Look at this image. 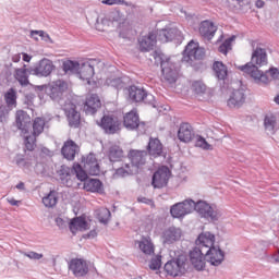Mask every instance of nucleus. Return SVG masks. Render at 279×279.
<instances>
[{
  "label": "nucleus",
  "mask_w": 279,
  "mask_h": 279,
  "mask_svg": "<svg viewBox=\"0 0 279 279\" xmlns=\"http://www.w3.org/2000/svg\"><path fill=\"white\" fill-rule=\"evenodd\" d=\"M22 60L24 62H32V56H29L27 52L22 53Z\"/></svg>",
  "instance_id": "60"
},
{
  "label": "nucleus",
  "mask_w": 279,
  "mask_h": 279,
  "mask_svg": "<svg viewBox=\"0 0 279 279\" xmlns=\"http://www.w3.org/2000/svg\"><path fill=\"white\" fill-rule=\"evenodd\" d=\"M56 225L61 230H64V228H66V221L64 219L60 218V217L56 218Z\"/></svg>",
  "instance_id": "55"
},
{
  "label": "nucleus",
  "mask_w": 279,
  "mask_h": 279,
  "mask_svg": "<svg viewBox=\"0 0 279 279\" xmlns=\"http://www.w3.org/2000/svg\"><path fill=\"white\" fill-rule=\"evenodd\" d=\"M123 125L129 132H134L138 128H145V122H141V117L138 112L131 110L123 116Z\"/></svg>",
  "instance_id": "15"
},
{
  "label": "nucleus",
  "mask_w": 279,
  "mask_h": 279,
  "mask_svg": "<svg viewBox=\"0 0 279 279\" xmlns=\"http://www.w3.org/2000/svg\"><path fill=\"white\" fill-rule=\"evenodd\" d=\"M265 64H267V50L257 47L252 53L251 62L239 66V70L250 75L256 84H269V76L258 70V66H265Z\"/></svg>",
  "instance_id": "3"
},
{
  "label": "nucleus",
  "mask_w": 279,
  "mask_h": 279,
  "mask_svg": "<svg viewBox=\"0 0 279 279\" xmlns=\"http://www.w3.org/2000/svg\"><path fill=\"white\" fill-rule=\"evenodd\" d=\"M245 104V89L239 88L233 89L230 95V98L227 100L229 108H241Z\"/></svg>",
  "instance_id": "21"
},
{
  "label": "nucleus",
  "mask_w": 279,
  "mask_h": 279,
  "mask_svg": "<svg viewBox=\"0 0 279 279\" xmlns=\"http://www.w3.org/2000/svg\"><path fill=\"white\" fill-rule=\"evenodd\" d=\"M15 189H17L19 191H25V183L24 182L17 183Z\"/></svg>",
  "instance_id": "64"
},
{
  "label": "nucleus",
  "mask_w": 279,
  "mask_h": 279,
  "mask_svg": "<svg viewBox=\"0 0 279 279\" xmlns=\"http://www.w3.org/2000/svg\"><path fill=\"white\" fill-rule=\"evenodd\" d=\"M69 271H72L74 278H86L90 269L88 268V262L84 258H72L69 264Z\"/></svg>",
  "instance_id": "14"
},
{
  "label": "nucleus",
  "mask_w": 279,
  "mask_h": 279,
  "mask_svg": "<svg viewBox=\"0 0 279 279\" xmlns=\"http://www.w3.org/2000/svg\"><path fill=\"white\" fill-rule=\"evenodd\" d=\"M71 173H73V169L66 165H61L60 168L57 170V175L61 181V184H65L69 186L71 183Z\"/></svg>",
  "instance_id": "29"
},
{
  "label": "nucleus",
  "mask_w": 279,
  "mask_h": 279,
  "mask_svg": "<svg viewBox=\"0 0 279 279\" xmlns=\"http://www.w3.org/2000/svg\"><path fill=\"white\" fill-rule=\"evenodd\" d=\"M84 191L87 193H98V195H104L106 189L104 187V182L99 179L89 178V180L83 184Z\"/></svg>",
  "instance_id": "24"
},
{
  "label": "nucleus",
  "mask_w": 279,
  "mask_h": 279,
  "mask_svg": "<svg viewBox=\"0 0 279 279\" xmlns=\"http://www.w3.org/2000/svg\"><path fill=\"white\" fill-rule=\"evenodd\" d=\"M198 243H205V258L211 267H219L226 260V252L221 246L215 244V234L210 231L202 232L198 235Z\"/></svg>",
  "instance_id": "4"
},
{
  "label": "nucleus",
  "mask_w": 279,
  "mask_h": 279,
  "mask_svg": "<svg viewBox=\"0 0 279 279\" xmlns=\"http://www.w3.org/2000/svg\"><path fill=\"white\" fill-rule=\"evenodd\" d=\"M82 162L84 163V169L87 171L88 175H101V167L97 162V157L94 153H89L86 157H82Z\"/></svg>",
  "instance_id": "16"
},
{
  "label": "nucleus",
  "mask_w": 279,
  "mask_h": 279,
  "mask_svg": "<svg viewBox=\"0 0 279 279\" xmlns=\"http://www.w3.org/2000/svg\"><path fill=\"white\" fill-rule=\"evenodd\" d=\"M169 178H171L169 166H161L153 173L151 186L155 189H165L169 184Z\"/></svg>",
  "instance_id": "11"
},
{
  "label": "nucleus",
  "mask_w": 279,
  "mask_h": 279,
  "mask_svg": "<svg viewBox=\"0 0 279 279\" xmlns=\"http://www.w3.org/2000/svg\"><path fill=\"white\" fill-rule=\"evenodd\" d=\"M138 247L143 252V254H147L148 256H151V254H154L153 243L141 241Z\"/></svg>",
  "instance_id": "47"
},
{
  "label": "nucleus",
  "mask_w": 279,
  "mask_h": 279,
  "mask_svg": "<svg viewBox=\"0 0 279 279\" xmlns=\"http://www.w3.org/2000/svg\"><path fill=\"white\" fill-rule=\"evenodd\" d=\"M147 151L131 149L128 154L131 169L138 175L143 170V166L147 165Z\"/></svg>",
  "instance_id": "10"
},
{
  "label": "nucleus",
  "mask_w": 279,
  "mask_h": 279,
  "mask_svg": "<svg viewBox=\"0 0 279 279\" xmlns=\"http://www.w3.org/2000/svg\"><path fill=\"white\" fill-rule=\"evenodd\" d=\"M142 101L144 104H148V106H153V108H156V97L153 94L147 93V90H145V96Z\"/></svg>",
  "instance_id": "52"
},
{
  "label": "nucleus",
  "mask_w": 279,
  "mask_h": 279,
  "mask_svg": "<svg viewBox=\"0 0 279 279\" xmlns=\"http://www.w3.org/2000/svg\"><path fill=\"white\" fill-rule=\"evenodd\" d=\"M24 256L29 258L31 260H40L45 255L43 253H36L34 251L24 252Z\"/></svg>",
  "instance_id": "53"
},
{
  "label": "nucleus",
  "mask_w": 279,
  "mask_h": 279,
  "mask_svg": "<svg viewBox=\"0 0 279 279\" xmlns=\"http://www.w3.org/2000/svg\"><path fill=\"white\" fill-rule=\"evenodd\" d=\"M97 236V230H90L88 233L83 235V239H95Z\"/></svg>",
  "instance_id": "58"
},
{
  "label": "nucleus",
  "mask_w": 279,
  "mask_h": 279,
  "mask_svg": "<svg viewBox=\"0 0 279 279\" xmlns=\"http://www.w3.org/2000/svg\"><path fill=\"white\" fill-rule=\"evenodd\" d=\"M80 65V61L66 60L63 61L62 69L64 73H78Z\"/></svg>",
  "instance_id": "38"
},
{
  "label": "nucleus",
  "mask_w": 279,
  "mask_h": 279,
  "mask_svg": "<svg viewBox=\"0 0 279 279\" xmlns=\"http://www.w3.org/2000/svg\"><path fill=\"white\" fill-rule=\"evenodd\" d=\"M193 208L202 219L219 221V218L221 217V210H219L217 206H213L205 201L195 203V201L191 198L172 205L170 207V215L173 219H181V217H186V215L191 214Z\"/></svg>",
  "instance_id": "1"
},
{
  "label": "nucleus",
  "mask_w": 279,
  "mask_h": 279,
  "mask_svg": "<svg viewBox=\"0 0 279 279\" xmlns=\"http://www.w3.org/2000/svg\"><path fill=\"white\" fill-rule=\"evenodd\" d=\"M204 56H206V51L204 50V48H199L198 46L196 47L194 52L191 54V59H189V62L193 60H204Z\"/></svg>",
  "instance_id": "50"
},
{
  "label": "nucleus",
  "mask_w": 279,
  "mask_h": 279,
  "mask_svg": "<svg viewBox=\"0 0 279 279\" xmlns=\"http://www.w3.org/2000/svg\"><path fill=\"white\" fill-rule=\"evenodd\" d=\"M83 108L85 114H97V110L101 108V99L97 94H92L86 98Z\"/></svg>",
  "instance_id": "20"
},
{
  "label": "nucleus",
  "mask_w": 279,
  "mask_h": 279,
  "mask_svg": "<svg viewBox=\"0 0 279 279\" xmlns=\"http://www.w3.org/2000/svg\"><path fill=\"white\" fill-rule=\"evenodd\" d=\"M16 89H14L13 87L9 88L8 92L4 94V101H5V107L14 110V108H16L17 104H16Z\"/></svg>",
  "instance_id": "34"
},
{
  "label": "nucleus",
  "mask_w": 279,
  "mask_h": 279,
  "mask_svg": "<svg viewBox=\"0 0 279 279\" xmlns=\"http://www.w3.org/2000/svg\"><path fill=\"white\" fill-rule=\"evenodd\" d=\"M163 245H173L182 239V229L174 226L169 227L162 232Z\"/></svg>",
  "instance_id": "18"
},
{
  "label": "nucleus",
  "mask_w": 279,
  "mask_h": 279,
  "mask_svg": "<svg viewBox=\"0 0 279 279\" xmlns=\"http://www.w3.org/2000/svg\"><path fill=\"white\" fill-rule=\"evenodd\" d=\"M236 39V36L232 35L231 37L225 39V41L218 47L219 53H223V56H228L230 49H232V43Z\"/></svg>",
  "instance_id": "39"
},
{
  "label": "nucleus",
  "mask_w": 279,
  "mask_h": 279,
  "mask_svg": "<svg viewBox=\"0 0 279 279\" xmlns=\"http://www.w3.org/2000/svg\"><path fill=\"white\" fill-rule=\"evenodd\" d=\"M43 204L46 208H53L58 204V192L56 190L50 191L44 198Z\"/></svg>",
  "instance_id": "36"
},
{
  "label": "nucleus",
  "mask_w": 279,
  "mask_h": 279,
  "mask_svg": "<svg viewBox=\"0 0 279 279\" xmlns=\"http://www.w3.org/2000/svg\"><path fill=\"white\" fill-rule=\"evenodd\" d=\"M77 75L84 82H90L92 77H95V68L90 64V62H83L80 65Z\"/></svg>",
  "instance_id": "28"
},
{
  "label": "nucleus",
  "mask_w": 279,
  "mask_h": 279,
  "mask_svg": "<svg viewBox=\"0 0 279 279\" xmlns=\"http://www.w3.org/2000/svg\"><path fill=\"white\" fill-rule=\"evenodd\" d=\"M26 64L23 65V68L15 69L14 77L22 86H29V76L27 72L25 71Z\"/></svg>",
  "instance_id": "33"
},
{
  "label": "nucleus",
  "mask_w": 279,
  "mask_h": 279,
  "mask_svg": "<svg viewBox=\"0 0 279 279\" xmlns=\"http://www.w3.org/2000/svg\"><path fill=\"white\" fill-rule=\"evenodd\" d=\"M121 125H123V122L116 114H104L100 121H97V126L109 135L119 134Z\"/></svg>",
  "instance_id": "9"
},
{
  "label": "nucleus",
  "mask_w": 279,
  "mask_h": 279,
  "mask_svg": "<svg viewBox=\"0 0 279 279\" xmlns=\"http://www.w3.org/2000/svg\"><path fill=\"white\" fill-rule=\"evenodd\" d=\"M199 236L195 240V245L193 250L189 252L191 265L196 271H204L206 269V243H199Z\"/></svg>",
  "instance_id": "8"
},
{
  "label": "nucleus",
  "mask_w": 279,
  "mask_h": 279,
  "mask_svg": "<svg viewBox=\"0 0 279 279\" xmlns=\"http://www.w3.org/2000/svg\"><path fill=\"white\" fill-rule=\"evenodd\" d=\"M155 62L156 64H160L161 73L168 84H175L178 82V73L180 71L178 63L172 62L171 58L165 56L162 52H155Z\"/></svg>",
  "instance_id": "6"
},
{
  "label": "nucleus",
  "mask_w": 279,
  "mask_h": 279,
  "mask_svg": "<svg viewBox=\"0 0 279 279\" xmlns=\"http://www.w3.org/2000/svg\"><path fill=\"white\" fill-rule=\"evenodd\" d=\"M189 266V255L184 252L175 253L174 257L168 260L163 269L168 276H172L173 278L182 277L186 274Z\"/></svg>",
  "instance_id": "7"
},
{
  "label": "nucleus",
  "mask_w": 279,
  "mask_h": 279,
  "mask_svg": "<svg viewBox=\"0 0 279 279\" xmlns=\"http://www.w3.org/2000/svg\"><path fill=\"white\" fill-rule=\"evenodd\" d=\"M270 76L272 80H279V69L278 68H270L269 69Z\"/></svg>",
  "instance_id": "56"
},
{
  "label": "nucleus",
  "mask_w": 279,
  "mask_h": 279,
  "mask_svg": "<svg viewBox=\"0 0 279 279\" xmlns=\"http://www.w3.org/2000/svg\"><path fill=\"white\" fill-rule=\"evenodd\" d=\"M195 147H199V149H204L205 151H213V145L208 144V141L204 138L202 135H197Z\"/></svg>",
  "instance_id": "41"
},
{
  "label": "nucleus",
  "mask_w": 279,
  "mask_h": 279,
  "mask_svg": "<svg viewBox=\"0 0 279 279\" xmlns=\"http://www.w3.org/2000/svg\"><path fill=\"white\" fill-rule=\"evenodd\" d=\"M66 90H69V83L64 80L53 81L48 86V94L52 101H62Z\"/></svg>",
  "instance_id": "12"
},
{
  "label": "nucleus",
  "mask_w": 279,
  "mask_h": 279,
  "mask_svg": "<svg viewBox=\"0 0 279 279\" xmlns=\"http://www.w3.org/2000/svg\"><path fill=\"white\" fill-rule=\"evenodd\" d=\"M63 112L68 119L70 128L77 129L82 125V114L77 111V105L71 101L63 106Z\"/></svg>",
  "instance_id": "13"
},
{
  "label": "nucleus",
  "mask_w": 279,
  "mask_h": 279,
  "mask_svg": "<svg viewBox=\"0 0 279 279\" xmlns=\"http://www.w3.org/2000/svg\"><path fill=\"white\" fill-rule=\"evenodd\" d=\"M110 162H121L123 160V148L119 145H112L107 153Z\"/></svg>",
  "instance_id": "30"
},
{
  "label": "nucleus",
  "mask_w": 279,
  "mask_h": 279,
  "mask_svg": "<svg viewBox=\"0 0 279 279\" xmlns=\"http://www.w3.org/2000/svg\"><path fill=\"white\" fill-rule=\"evenodd\" d=\"M126 95L134 104H141L145 99V88L138 87L136 85H130L126 87Z\"/></svg>",
  "instance_id": "26"
},
{
  "label": "nucleus",
  "mask_w": 279,
  "mask_h": 279,
  "mask_svg": "<svg viewBox=\"0 0 279 279\" xmlns=\"http://www.w3.org/2000/svg\"><path fill=\"white\" fill-rule=\"evenodd\" d=\"M61 154L65 160H75V154H77V144L73 140L64 142Z\"/></svg>",
  "instance_id": "27"
},
{
  "label": "nucleus",
  "mask_w": 279,
  "mask_h": 279,
  "mask_svg": "<svg viewBox=\"0 0 279 279\" xmlns=\"http://www.w3.org/2000/svg\"><path fill=\"white\" fill-rule=\"evenodd\" d=\"M173 40H182V32L177 27H166L157 31H151L147 35L138 39L140 51L147 53L154 51L157 43H171Z\"/></svg>",
  "instance_id": "2"
},
{
  "label": "nucleus",
  "mask_w": 279,
  "mask_h": 279,
  "mask_svg": "<svg viewBox=\"0 0 279 279\" xmlns=\"http://www.w3.org/2000/svg\"><path fill=\"white\" fill-rule=\"evenodd\" d=\"M114 175L117 178H128L130 175H137L136 172L132 169L130 163H124V166L116 169Z\"/></svg>",
  "instance_id": "37"
},
{
  "label": "nucleus",
  "mask_w": 279,
  "mask_h": 279,
  "mask_svg": "<svg viewBox=\"0 0 279 279\" xmlns=\"http://www.w3.org/2000/svg\"><path fill=\"white\" fill-rule=\"evenodd\" d=\"M191 88L194 95H204L206 93V84L202 81H194Z\"/></svg>",
  "instance_id": "42"
},
{
  "label": "nucleus",
  "mask_w": 279,
  "mask_h": 279,
  "mask_svg": "<svg viewBox=\"0 0 279 279\" xmlns=\"http://www.w3.org/2000/svg\"><path fill=\"white\" fill-rule=\"evenodd\" d=\"M137 202H140L141 204H147L148 206L154 204V201L147 197H138Z\"/></svg>",
  "instance_id": "59"
},
{
  "label": "nucleus",
  "mask_w": 279,
  "mask_h": 279,
  "mask_svg": "<svg viewBox=\"0 0 279 279\" xmlns=\"http://www.w3.org/2000/svg\"><path fill=\"white\" fill-rule=\"evenodd\" d=\"M106 84L116 88V90H128V84L121 77H109L106 80Z\"/></svg>",
  "instance_id": "35"
},
{
  "label": "nucleus",
  "mask_w": 279,
  "mask_h": 279,
  "mask_svg": "<svg viewBox=\"0 0 279 279\" xmlns=\"http://www.w3.org/2000/svg\"><path fill=\"white\" fill-rule=\"evenodd\" d=\"M34 36L41 37V40H44L45 43H53V40H51V37L45 31H31V38H34V40H38V37Z\"/></svg>",
  "instance_id": "44"
},
{
  "label": "nucleus",
  "mask_w": 279,
  "mask_h": 279,
  "mask_svg": "<svg viewBox=\"0 0 279 279\" xmlns=\"http://www.w3.org/2000/svg\"><path fill=\"white\" fill-rule=\"evenodd\" d=\"M10 112H12V109L5 106H0V123L5 125L8 123V120L10 119Z\"/></svg>",
  "instance_id": "46"
},
{
  "label": "nucleus",
  "mask_w": 279,
  "mask_h": 279,
  "mask_svg": "<svg viewBox=\"0 0 279 279\" xmlns=\"http://www.w3.org/2000/svg\"><path fill=\"white\" fill-rule=\"evenodd\" d=\"M54 69L56 65L53 64V61L47 58L41 59L37 63L38 77H49Z\"/></svg>",
  "instance_id": "25"
},
{
  "label": "nucleus",
  "mask_w": 279,
  "mask_h": 279,
  "mask_svg": "<svg viewBox=\"0 0 279 279\" xmlns=\"http://www.w3.org/2000/svg\"><path fill=\"white\" fill-rule=\"evenodd\" d=\"M15 165H17V167H32V160L25 159L23 155H17L15 157Z\"/></svg>",
  "instance_id": "51"
},
{
  "label": "nucleus",
  "mask_w": 279,
  "mask_h": 279,
  "mask_svg": "<svg viewBox=\"0 0 279 279\" xmlns=\"http://www.w3.org/2000/svg\"><path fill=\"white\" fill-rule=\"evenodd\" d=\"M110 210L109 209H102L98 213V220L100 223H104L105 226H107L108 221H110Z\"/></svg>",
  "instance_id": "49"
},
{
  "label": "nucleus",
  "mask_w": 279,
  "mask_h": 279,
  "mask_svg": "<svg viewBox=\"0 0 279 279\" xmlns=\"http://www.w3.org/2000/svg\"><path fill=\"white\" fill-rule=\"evenodd\" d=\"M72 173H75L76 180L80 182H83V184H86V182L90 179L88 177V170L86 168L83 169L82 165L80 162H74L72 166Z\"/></svg>",
  "instance_id": "31"
},
{
  "label": "nucleus",
  "mask_w": 279,
  "mask_h": 279,
  "mask_svg": "<svg viewBox=\"0 0 279 279\" xmlns=\"http://www.w3.org/2000/svg\"><path fill=\"white\" fill-rule=\"evenodd\" d=\"M8 202L10 203L11 206H19L21 201H16L14 198H8Z\"/></svg>",
  "instance_id": "62"
},
{
  "label": "nucleus",
  "mask_w": 279,
  "mask_h": 279,
  "mask_svg": "<svg viewBox=\"0 0 279 279\" xmlns=\"http://www.w3.org/2000/svg\"><path fill=\"white\" fill-rule=\"evenodd\" d=\"M69 228L73 236L77 234V230H80V232H85V230L89 229L88 221L84 216L72 218L69 222Z\"/></svg>",
  "instance_id": "22"
},
{
  "label": "nucleus",
  "mask_w": 279,
  "mask_h": 279,
  "mask_svg": "<svg viewBox=\"0 0 279 279\" xmlns=\"http://www.w3.org/2000/svg\"><path fill=\"white\" fill-rule=\"evenodd\" d=\"M15 125L22 134H29L33 125V136L38 137L45 132V118H35L32 124V117L24 110H17L15 113Z\"/></svg>",
  "instance_id": "5"
},
{
  "label": "nucleus",
  "mask_w": 279,
  "mask_h": 279,
  "mask_svg": "<svg viewBox=\"0 0 279 279\" xmlns=\"http://www.w3.org/2000/svg\"><path fill=\"white\" fill-rule=\"evenodd\" d=\"M146 149V154H149L153 158H160V156L167 158V153L162 151V143L160 140H158V137H150Z\"/></svg>",
  "instance_id": "19"
},
{
  "label": "nucleus",
  "mask_w": 279,
  "mask_h": 279,
  "mask_svg": "<svg viewBox=\"0 0 279 279\" xmlns=\"http://www.w3.org/2000/svg\"><path fill=\"white\" fill-rule=\"evenodd\" d=\"M276 117L274 116H266L264 119V128L265 130H268L269 132H274L276 130Z\"/></svg>",
  "instance_id": "45"
},
{
  "label": "nucleus",
  "mask_w": 279,
  "mask_h": 279,
  "mask_svg": "<svg viewBox=\"0 0 279 279\" xmlns=\"http://www.w3.org/2000/svg\"><path fill=\"white\" fill-rule=\"evenodd\" d=\"M25 71H26V75H28V77H29V75H36V77H38V66L37 65L29 66V68L25 66Z\"/></svg>",
  "instance_id": "54"
},
{
  "label": "nucleus",
  "mask_w": 279,
  "mask_h": 279,
  "mask_svg": "<svg viewBox=\"0 0 279 279\" xmlns=\"http://www.w3.org/2000/svg\"><path fill=\"white\" fill-rule=\"evenodd\" d=\"M36 138L34 135L24 136L25 151H34L36 149Z\"/></svg>",
  "instance_id": "43"
},
{
  "label": "nucleus",
  "mask_w": 279,
  "mask_h": 279,
  "mask_svg": "<svg viewBox=\"0 0 279 279\" xmlns=\"http://www.w3.org/2000/svg\"><path fill=\"white\" fill-rule=\"evenodd\" d=\"M198 34L204 40H213L217 34V26L210 20H204L199 23Z\"/></svg>",
  "instance_id": "17"
},
{
  "label": "nucleus",
  "mask_w": 279,
  "mask_h": 279,
  "mask_svg": "<svg viewBox=\"0 0 279 279\" xmlns=\"http://www.w3.org/2000/svg\"><path fill=\"white\" fill-rule=\"evenodd\" d=\"M104 5H116V0H102Z\"/></svg>",
  "instance_id": "63"
},
{
  "label": "nucleus",
  "mask_w": 279,
  "mask_h": 279,
  "mask_svg": "<svg viewBox=\"0 0 279 279\" xmlns=\"http://www.w3.org/2000/svg\"><path fill=\"white\" fill-rule=\"evenodd\" d=\"M195 137V133L193 132V126L187 122H183L180 124L178 130V138L181 143H191Z\"/></svg>",
  "instance_id": "23"
},
{
  "label": "nucleus",
  "mask_w": 279,
  "mask_h": 279,
  "mask_svg": "<svg viewBox=\"0 0 279 279\" xmlns=\"http://www.w3.org/2000/svg\"><path fill=\"white\" fill-rule=\"evenodd\" d=\"M213 70L217 80L225 81L228 78V65L223 64L221 61L214 62Z\"/></svg>",
  "instance_id": "32"
},
{
  "label": "nucleus",
  "mask_w": 279,
  "mask_h": 279,
  "mask_svg": "<svg viewBox=\"0 0 279 279\" xmlns=\"http://www.w3.org/2000/svg\"><path fill=\"white\" fill-rule=\"evenodd\" d=\"M199 47L198 44H195L194 40H191L186 46L185 49L183 50V60L185 62H189L191 60L192 53Z\"/></svg>",
  "instance_id": "40"
},
{
  "label": "nucleus",
  "mask_w": 279,
  "mask_h": 279,
  "mask_svg": "<svg viewBox=\"0 0 279 279\" xmlns=\"http://www.w3.org/2000/svg\"><path fill=\"white\" fill-rule=\"evenodd\" d=\"M160 267H162V256L158 255L150 259L149 269H151V271H158Z\"/></svg>",
  "instance_id": "48"
},
{
  "label": "nucleus",
  "mask_w": 279,
  "mask_h": 279,
  "mask_svg": "<svg viewBox=\"0 0 279 279\" xmlns=\"http://www.w3.org/2000/svg\"><path fill=\"white\" fill-rule=\"evenodd\" d=\"M34 99H36V95L34 93H28L25 95V101L27 104H33Z\"/></svg>",
  "instance_id": "57"
},
{
  "label": "nucleus",
  "mask_w": 279,
  "mask_h": 279,
  "mask_svg": "<svg viewBox=\"0 0 279 279\" xmlns=\"http://www.w3.org/2000/svg\"><path fill=\"white\" fill-rule=\"evenodd\" d=\"M255 8H258V9L265 8V1H263V0H256V2H255Z\"/></svg>",
  "instance_id": "61"
}]
</instances>
